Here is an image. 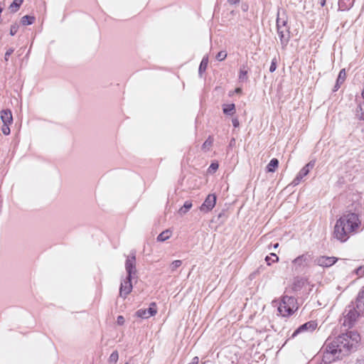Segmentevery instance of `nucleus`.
I'll list each match as a JSON object with an SVG mask.
<instances>
[{
    "instance_id": "f257e3e1",
    "label": "nucleus",
    "mask_w": 364,
    "mask_h": 364,
    "mask_svg": "<svg viewBox=\"0 0 364 364\" xmlns=\"http://www.w3.org/2000/svg\"><path fill=\"white\" fill-rule=\"evenodd\" d=\"M359 341V334L354 331L343 333L333 340L328 338L323 347V361L331 363L342 358L355 348Z\"/></svg>"
},
{
    "instance_id": "f03ea898",
    "label": "nucleus",
    "mask_w": 364,
    "mask_h": 364,
    "mask_svg": "<svg viewBox=\"0 0 364 364\" xmlns=\"http://www.w3.org/2000/svg\"><path fill=\"white\" fill-rule=\"evenodd\" d=\"M361 225L359 215L354 213H348L338 218L333 228V237L341 242H346L349 237L358 232Z\"/></svg>"
},
{
    "instance_id": "7ed1b4c3",
    "label": "nucleus",
    "mask_w": 364,
    "mask_h": 364,
    "mask_svg": "<svg viewBox=\"0 0 364 364\" xmlns=\"http://www.w3.org/2000/svg\"><path fill=\"white\" fill-rule=\"evenodd\" d=\"M298 309L295 298L284 296L278 306V312L282 316H289Z\"/></svg>"
},
{
    "instance_id": "20e7f679",
    "label": "nucleus",
    "mask_w": 364,
    "mask_h": 364,
    "mask_svg": "<svg viewBox=\"0 0 364 364\" xmlns=\"http://www.w3.org/2000/svg\"><path fill=\"white\" fill-rule=\"evenodd\" d=\"M287 21L279 17L277 19V33L279 38L282 49H285L290 39L289 28L287 25Z\"/></svg>"
},
{
    "instance_id": "39448f33",
    "label": "nucleus",
    "mask_w": 364,
    "mask_h": 364,
    "mask_svg": "<svg viewBox=\"0 0 364 364\" xmlns=\"http://www.w3.org/2000/svg\"><path fill=\"white\" fill-rule=\"evenodd\" d=\"M312 260V254L307 252L301 255H299L292 261V268L296 272H301L305 267L310 266Z\"/></svg>"
},
{
    "instance_id": "423d86ee",
    "label": "nucleus",
    "mask_w": 364,
    "mask_h": 364,
    "mask_svg": "<svg viewBox=\"0 0 364 364\" xmlns=\"http://www.w3.org/2000/svg\"><path fill=\"white\" fill-rule=\"evenodd\" d=\"M360 313L354 306H348L343 313V325L350 328Z\"/></svg>"
},
{
    "instance_id": "0eeeda50",
    "label": "nucleus",
    "mask_w": 364,
    "mask_h": 364,
    "mask_svg": "<svg viewBox=\"0 0 364 364\" xmlns=\"http://www.w3.org/2000/svg\"><path fill=\"white\" fill-rule=\"evenodd\" d=\"M125 269L128 277H133L136 274V256L134 252H132L127 257Z\"/></svg>"
},
{
    "instance_id": "6e6552de",
    "label": "nucleus",
    "mask_w": 364,
    "mask_h": 364,
    "mask_svg": "<svg viewBox=\"0 0 364 364\" xmlns=\"http://www.w3.org/2000/svg\"><path fill=\"white\" fill-rule=\"evenodd\" d=\"M315 165V161H311L307 164H306L298 173L295 178L291 182V184L295 186H297L301 180L308 175L310 170H311Z\"/></svg>"
},
{
    "instance_id": "1a4fd4ad",
    "label": "nucleus",
    "mask_w": 364,
    "mask_h": 364,
    "mask_svg": "<svg viewBox=\"0 0 364 364\" xmlns=\"http://www.w3.org/2000/svg\"><path fill=\"white\" fill-rule=\"evenodd\" d=\"M338 259L335 257L320 256L316 257L314 262L315 264L322 267H330L333 265Z\"/></svg>"
},
{
    "instance_id": "9d476101",
    "label": "nucleus",
    "mask_w": 364,
    "mask_h": 364,
    "mask_svg": "<svg viewBox=\"0 0 364 364\" xmlns=\"http://www.w3.org/2000/svg\"><path fill=\"white\" fill-rule=\"evenodd\" d=\"M216 203V196L214 194H209L205 201L200 207V210L203 213H208L212 210Z\"/></svg>"
},
{
    "instance_id": "9b49d317",
    "label": "nucleus",
    "mask_w": 364,
    "mask_h": 364,
    "mask_svg": "<svg viewBox=\"0 0 364 364\" xmlns=\"http://www.w3.org/2000/svg\"><path fill=\"white\" fill-rule=\"evenodd\" d=\"M132 277L127 276L126 279L122 282L119 288V295L122 297L126 298L127 296L132 290Z\"/></svg>"
},
{
    "instance_id": "f8f14e48",
    "label": "nucleus",
    "mask_w": 364,
    "mask_h": 364,
    "mask_svg": "<svg viewBox=\"0 0 364 364\" xmlns=\"http://www.w3.org/2000/svg\"><path fill=\"white\" fill-rule=\"evenodd\" d=\"M317 327V323H316V321H308L302 325H301L297 329H296L291 337H295L296 335H298L299 333H301V332H304V331H309V332H312L314 330H315Z\"/></svg>"
},
{
    "instance_id": "ddd939ff",
    "label": "nucleus",
    "mask_w": 364,
    "mask_h": 364,
    "mask_svg": "<svg viewBox=\"0 0 364 364\" xmlns=\"http://www.w3.org/2000/svg\"><path fill=\"white\" fill-rule=\"evenodd\" d=\"M156 308L155 303H152L149 308L146 309H139L136 312V316L141 318H148L152 316H154L156 314Z\"/></svg>"
},
{
    "instance_id": "4468645a",
    "label": "nucleus",
    "mask_w": 364,
    "mask_h": 364,
    "mask_svg": "<svg viewBox=\"0 0 364 364\" xmlns=\"http://www.w3.org/2000/svg\"><path fill=\"white\" fill-rule=\"evenodd\" d=\"M1 119L3 124H12L13 116L10 109H3L1 112Z\"/></svg>"
},
{
    "instance_id": "2eb2a0df",
    "label": "nucleus",
    "mask_w": 364,
    "mask_h": 364,
    "mask_svg": "<svg viewBox=\"0 0 364 364\" xmlns=\"http://www.w3.org/2000/svg\"><path fill=\"white\" fill-rule=\"evenodd\" d=\"M356 308L360 312L364 314V287L359 291L356 299Z\"/></svg>"
},
{
    "instance_id": "dca6fc26",
    "label": "nucleus",
    "mask_w": 364,
    "mask_h": 364,
    "mask_svg": "<svg viewBox=\"0 0 364 364\" xmlns=\"http://www.w3.org/2000/svg\"><path fill=\"white\" fill-rule=\"evenodd\" d=\"M346 73L345 69H342L338 74L336 85L333 89V92L337 91L339 87H341V85L343 84L346 80Z\"/></svg>"
},
{
    "instance_id": "f3484780",
    "label": "nucleus",
    "mask_w": 364,
    "mask_h": 364,
    "mask_svg": "<svg viewBox=\"0 0 364 364\" xmlns=\"http://www.w3.org/2000/svg\"><path fill=\"white\" fill-rule=\"evenodd\" d=\"M355 116L356 119L364 121V102L358 105L355 109Z\"/></svg>"
},
{
    "instance_id": "a211bd4d",
    "label": "nucleus",
    "mask_w": 364,
    "mask_h": 364,
    "mask_svg": "<svg viewBox=\"0 0 364 364\" xmlns=\"http://www.w3.org/2000/svg\"><path fill=\"white\" fill-rule=\"evenodd\" d=\"M353 1L349 0H339L338 7L341 11H346L350 9L353 6Z\"/></svg>"
},
{
    "instance_id": "6ab92c4d",
    "label": "nucleus",
    "mask_w": 364,
    "mask_h": 364,
    "mask_svg": "<svg viewBox=\"0 0 364 364\" xmlns=\"http://www.w3.org/2000/svg\"><path fill=\"white\" fill-rule=\"evenodd\" d=\"M247 73L248 68L247 65H242L240 67V73H239V80L241 82H245L247 80Z\"/></svg>"
},
{
    "instance_id": "aec40b11",
    "label": "nucleus",
    "mask_w": 364,
    "mask_h": 364,
    "mask_svg": "<svg viewBox=\"0 0 364 364\" xmlns=\"http://www.w3.org/2000/svg\"><path fill=\"white\" fill-rule=\"evenodd\" d=\"M279 161L278 159L274 158L270 160L269 163L267 166V172H274L275 169L278 167Z\"/></svg>"
},
{
    "instance_id": "412c9836",
    "label": "nucleus",
    "mask_w": 364,
    "mask_h": 364,
    "mask_svg": "<svg viewBox=\"0 0 364 364\" xmlns=\"http://www.w3.org/2000/svg\"><path fill=\"white\" fill-rule=\"evenodd\" d=\"M223 111L227 115H232L235 112V106L234 104L225 105Z\"/></svg>"
},
{
    "instance_id": "4be33fe9",
    "label": "nucleus",
    "mask_w": 364,
    "mask_h": 364,
    "mask_svg": "<svg viewBox=\"0 0 364 364\" xmlns=\"http://www.w3.org/2000/svg\"><path fill=\"white\" fill-rule=\"evenodd\" d=\"M171 236V231L170 230H166L161 232L157 237V241L164 242Z\"/></svg>"
},
{
    "instance_id": "5701e85b",
    "label": "nucleus",
    "mask_w": 364,
    "mask_h": 364,
    "mask_svg": "<svg viewBox=\"0 0 364 364\" xmlns=\"http://www.w3.org/2000/svg\"><path fill=\"white\" fill-rule=\"evenodd\" d=\"M36 18L33 16L26 15L21 18V22L23 26L31 25L34 23Z\"/></svg>"
},
{
    "instance_id": "b1692460",
    "label": "nucleus",
    "mask_w": 364,
    "mask_h": 364,
    "mask_svg": "<svg viewBox=\"0 0 364 364\" xmlns=\"http://www.w3.org/2000/svg\"><path fill=\"white\" fill-rule=\"evenodd\" d=\"M192 208V203L190 200H186L183 205L179 209L178 213L181 215L186 214Z\"/></svg>"
},
{
    "instance_id": "393cba45",
    "label": "nucleus",
    "mask_w": 364,
    "mask_h": 364,
    "mask_svg": "<svg viewBox=\"0 0 364 364\" xmlns=\"http://www.w3.org/2000/svg\"><path fill=\"white\" fill-rule=\"evenodd\" d=\"M23 0H14L9 6V9L12 13L16 12L22 4Z\"/></svg>"
},
{
    "instance_id": "a878e982",
    "label": "nucleus",
    "mask_w": 364,
    "mask_h": 364,
    "mask_svg": "<svg viewBox=\"0 0 364 364\" xmlns=\"http://www.w3.org/2000/svg\"><path fill=\"white\" fill-rule=\"evenodd\" d=\"M208 63V58L207 56H204L200 62L198 73L201 75L203 72L205 71Z\"/></svg>"
},
{
    "instance_id": "bb28decb",
    "label": "nucleus",
    "mask_w": 364,
    "mask_h": 364,
    "mask_svg": "<svg viewBox=\"0 0 364 364\" xmlns=\"http://www.w3.org/2000/svg\"><path fill=\"white\" fill-rule=\"evenodd\" d=\"M279 257L275 253H271L270 256H267L265 257V261L267 262L268 265H271L272 262H278Z\"/></svg>"
},
{
    "instance_id": "cd10ccee",
    "label": "nucleus",
    "mask_w": 364,
    "mask_h": 364,
    "mask_svg": "<svg viewBox=\"0 0 364 364\" xmlns=\"http://www.w3.org/2000/svg\"><path fill=\"white\" fill-rule=\"evenodd\" d=\"M182 264V261L180 259L174 260L170 264V270L171 272L176 271V269L180 267Z\"/></svg>"
},
{
    "instance_id": "c85d7f7f",
    "label": "nucleus",
    "mask_w": 364,
    "mask_h": 364,
    "mask_svg": "<svg viewBox=\"0 0 364 364\" xmlns=\"http://www.w3.org/2000/svg\"><path fill=\"white\" fill-rule=\"evenodd\" d=\"M213 142V139L211 136H209L203 143L202 148L204 150H208L209 148L212 146Z\"/></svg>"
},
{
    "instance_id": "c756f323",
    "label": "nucleus",
    "mask_w": 364,
    "mask_h": 364,
    "mask_svg": "<svg viewBox=\"0 0 364 364\" xmlns=\"http://www.w3.org/2000/svg\"><path fill=\"white\" fill-rule=\"evenodd\" d=\"M118 358H119V354H118V352L117 351H113L109 358V362L110 363H113V364H115L117 360H118Z\"/></svg>"
},
{
    "instance_id": "7c9ffc66",
    "label": "nucleus",
    "mask_w": 364,
    "mask_h": 364,
    "mask_svg": "<svg viewBox=\"0 0 364 364\" xmlns=\"http://www.w3.org/2000/svg\"><path fill=\"white\" fill-rule=\"evenodd\" d=\"M9 124H3V126L1 127V131L4 134L9 135L10 134V128H9Z\"/></svg>"
},
{
    "instance_id": "2f4dec72",
    "label": "nucleus",
    "mask_w": 364,
    "mask_h": 364,
    "mask_svg": "<svg viewBox=\"0 0 364 364\" xmlns=\"http://www.w3.org/2000/svg\"><path fill=\"white\" fill-rule=\"evenodd\" d=\"M227 57V53L225 51L219 52L216 55V59L219 61H222Z\"/></svg>"
},
{
    "instance_id": "473e14b6",
    "label": "nucleus",
    "mask_w": 364,
    "mask_h": 364,
    "mask_svg": "<svg viewBox=\"0 0 364 364\" xmlns=\"http://www.w3.org/2000/svg\"><path fill=\"white\" fill-rule=\"evenodd\" d=\"M18 29V26L17 24L11 25V28H10V34L11 36H14L17 33Z\"/></svg>"
},
{
    "instance_id": "72a5a7b5",
    "label": "nucleus",
    "mask_w": 364,
    "mask_h": 364,
    "mask_svg": "<svg viewBox=\"0 0 364 364\" xmlns=\"http://www.w3.org/2000/svg\"><path fill=\"white\" fill-rule=\"evenodd\" d=\"M14 49L12 48H10L9 49H8L5 53V56H4V60L6 62H7L9 60V56L14 53Z\"/></svg>"
},
{
    "instance_id": "f704fd0d",
    "label": "nucleus",
    "mask_w": 364,
    "mask_h": 364,
    "mask_svg": "<svg viewBox=\"0 0 364 364\" xmlns=\"http://www.w3.org/2000/svg\"><path fill=\"white\" fill-rule=\"evenodd\" d=\"M355 273L358 277L364 276V266L357 268L355 269Z\"/></svg>"
},
{
    "instance_id": "c9c22d12",
    "label": "nucleus",
    "mask_w": 364,
    "mask_h": 364,
    "mask_svg": "<svg viewBox=\"0 0 364 364\" xmlns=\"http://www.w3.org/2000/svg\"><path fill=\"white\" fill-rule=\"evenodd\" d=\"M276 68H277L276 59H273L272 61L271 65L269 67V71L271 73H273L275 71Z\"/></svg>"
},
{
    "instance_id": "e433bc0d",
    "label": "nucleus",
    "mask_w": 364,
    "mask_h": 364,
    "mask_svg": "<svg viewBox=\"0 0 364 364\" xmlns=\"http://www.w3.org/2000/svg\"><path fill=\"white\" fill-rule=\"evenodd\" d=\"M117 322L118 325H123L124 323V318L122 316H118Z\"/></svg>"
},
{
    "instance_id": "4c0bfd02",
    "label": "nucleus",
    "mask_w": 364,
    "mask_h": 364,
    "mask_svg": "<svg viewBox=\"0 0 364 364\" xmlns=\"http://www.w3.org/2000/svg\"><path fill=\"white\" fill-rule=\"evenodd\" d=\"M232 125L234 126V127H238L239 125H240V123H239V120L237 118H233L232 119Z\"/></svg>"
},
{
    "instance_id": "58836bf2",
    "label": "nucleus",
    "mask_w": 364,
    "mask_h": 364,
    "mask_svg": "<svg viewBox=\"0 0 364 364\" xmlns=\"http://www.w3.org/2000/svg\"><path fill=\"white\" fill-rule=\"evenodd\" d=\"M240 0H228V3L231 5L238 4Z\"/></svg>"
},
{
    "instance_id": "ea45409f",
    "label": "nucleus",
    "mask_w": 364,
    "mask_h": 364,
    "mask_svg": "<svg viewBox=\"0 0 364 364\" xmlns=\"http://www.w3.org/2000/svg\"><path fill=\"white\" fill-rule=\"evenodd\" d=\"M198 361H199L198 358L197 356H196V357H194V358H193L192 362H191V363H189V364H198Z\"/></svg>"
},
{
    "instance_id": "a19ab883",
    "label": "nucleus",
    "mask_w": 364,
    "mask_h": 364,
    "mask_svg": "<svg viewBox=\"0 0 364 364\" xmlns=\"http://www.w3.org/2000/svg\"><path fill=\"white\" fill-rule=\"evenodd\" d=\"M355 364H364V357H363V358H358V359L356 360V363H355Z\"/></svg>"
},
{
    "instance_id": "79ce46f5",
    "label": "nucleus",
    "mask_w": 364,
    "mask_h": 364,
    "mask_svg": "<svg viewBox=\"0 0 364 364\" xmlns=\"http://www.w3.org/2000/svg\"><path fill=\"white\" fill-rule=\"evenodd\" d=\"M210 168H213V170H216L218 168V164H212L210 166Z\"/></svg>"
},
{
    "instance_id": "37998d69",
    "label": "nucleus",
    "mask_w": 364,
    "mask_h": 364,
    "mask_svg": "<svg viewBox=\"0 0 364 364\" xmlns=\"http://www.w3.org/2000/svg\"><path fill=\"white\" fill-rule=\"evenodd\" d=\"M242 92V89L240 87H237L235 89V92L240 93Z\"/></svg>"
},
{
    "instance_id": "c03bdc74",
    "label": "nucleus",
    "mask_w": 364,
    "mask_h": 364,
    "mask_svg": "<svg viewBox=\"0 0 364 364\" xmlns=\"http://www.w3.org/2000/svg\"><path fill=\"white\" fill-rule=\"evenodd\" d=\"M320 4H321V6H325V4H326V0H321V2H320Z\"/></svg>"
},
{
    "instance_id": "a18cd8bd",
    "label": "nucleus",
    "mask_w": 364,
    "mask_h": 364,
    "mask_svg": "<svg viewBox=\"0 0 364 364\" xmlns=\"http://www.w3.org/2000/svg\"><path fill=\"white\" fill-rule=\"evenodd\" d=\"M278 247H279V243H278V242H277V243H275V244L274 245V249H277Z\"/></svg>"
},
{
    "instance_id": "49530a36",
    "label": "nucleus",
    "mask_w": 364,
    "mask_h": 364,
    "mask_svg": "<svg viewBox=\"0 0 364 364\" xmlns=\"http://www.w3.org/2000/svg\"><path fill=\"white\" fill-rule=\"evenodd\" d=\"M362 96H363V97L364 98V88H363V92H362Z\"/></svg>"
},
{
    "instance_id": "de8ad7c7",
    "label": "nucleus",
    "mask_w": 364,
    "mask_h": 364,
    "mask_svg": "<svg viewBox=\"0 0 364 364\" xmlns=\"http://www.w3.org/2000/svg\"><path fill=\"white\" fill-rule=\"evenodd\" d=\"M125 364H129V363H126Z\"/></svg>"
}]
</instances>
